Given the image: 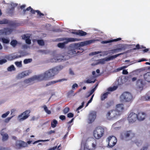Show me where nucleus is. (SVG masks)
<instances>
[{"label": "nucleus", "instance_id": "obj_1", "mask_svg": "<svg viewBox=\"0 0 150 150\" xmlns=\"http://www.w3.org/2000/svg\"><path fill=\"white\" fill-rule=\"evenodd\" d=\"M63 66H59L54 67L47 71L42 74L33 76L32 78H29L25 80V82L28 83L32 82L35 80L40 81L43 80H47L52 77L58 73V71L63 68Z\"/></svg>", "mask_w": 150, "mask_h": 150}, {"label": "nucleus", "instance_id": "obj_2", "mask_svg": "<svg viewBox=\"0 0 150 150\" xmlns=\"http://www.w3.org/2000/svg\"><path fill=\"white\" fill-rule=\"evenodd\" d=\"M97 41V40L93 39L81 42L79 43H75L73 45V47L68 50V53L70 55L75 54L77 55H79L84 51L83 49L81 47L94 43Z\"/></svg>", "mask_w": 150, "mask_h": 150}, {"label": "nucleus", "instance_id": "obj_3", "mask_svg": "<svg viewBox=\"0 0 150 150\" xmlns=\"http://www.w3.org/2000/svg\"><path fill=\"white\" fill-rule=\"evenodd\" d=\"M135 134L132 130L124 131L123 132L121 135L120 138L122 140L128 141L131 140L134 137Z\"/></svg>", "mask_w": 150, "mask_h": 150}, {"label": "nucleus", "instance_id": "obj_4", "mask_svg": "<svg viewBox=\"0 0 150 150\" xmlns=\"http://www.w3.org/2000/svg\"><path fill=\"white\" fill-rule=\"evenodd\" d=\"M105 128L99 126L96 127L93 131V136L95 138L99 139L103 137L105 134Z\"/></svg>", "mask_w": 150, "mask_h": 150}, {"label": "nucleus", "instance_id": "obj_5", "mask_svg": "<svg viewBox=\"0 0 150 150\" xmlns=\"http://www.w3.org/2000/svg\"><path fill=\"white\" fill-rule=\"evenodd\" d=\"M120 100L127 102H132L134 98L132 95L130 93L126 92L122 93L120 96Z\"/></svg>", "mask_w": 150, "mask_h": 150}, {"label": "nucleus", "instance_id": "obj_6", "mask_svg": "<svg viewBox=\"0 0 150 150\" xmlns=\"http://www.w3.org/2000/svg\"><path fill=\"white\" fill-rule=\"evenodd\" d=\"M123 53H121L117 54L110 56L109 57H106L105 58L100 59L98 60V64H104L105 63V61L108 62L115 59L117 57L120 55H122Z\"/></svg>", "mask_w": 150, "mask_h": 150}, {"label": "nucleus", "instance_id": "obj_7", "mask_svg": "<svg viewBox=\"0 0 150 150\" xmlns=\"http://www.w3.org/2000/svg\"><path fill=\"white\" fill-rule=\"evenodd\" d=\"M30 111L29 110H26L18 117V119L19 121H23L27 119L30 116Z\"/></svg>", "mask_w": 150, "mask_h": 150}, {"label": "nucleus", "instance_id": "obj_8", "mask_svg": "<svg viewBox=\"0 0 150 150\" xmlns=\"http://www.w3.org/2000/svg\"><path fill=\"white\" fill-rule=\"evenodd\" d=\"M107 139L108 142V145L109 147L111 148L114 146L117 142V138L115 136H109Z\"/></svg>", "mask_w": 150, "mask_h": 150}, {"label": "nucleus", "instance_id": "obj_9", "mask_svg": "<svg viewBox=\"0 0 150 150\" xmlns=\"http://www.w3.org/2000/svg\"><path fill=\"white\" fill-rule=\"evenodd\" d=\"M137 119V114L133 112L130 113L128 115L127 120L129 123H133Z\"/></svg>", "mask_w": 150, "mask_h": 150}, {"label": "nucleus", "instance_id": "obj_10", "mask_svg": "<svg viewBox=\"0 0 150 150\" xmlns=\"http://www.w3.org/2000/svg\"><path fill=\"white\" fill-rule=\"evenodd\" d=\"M0 24H8L9 26L11 27H15L16 25V23L14 21L6 19L0 20Z\"/></svg>", "mask_w": 150, "mask_h": 150}, {"label": "nucleus", "instance_id": "obj_11", "mask_svg": "<svg viewBox=\"0 0 150 150\" xmlns=\"http://www.w3.org/2000/svg\"><path fill=\"white\" fill-rule=\"evenodd\" d=\"M13 30V29L9 28H5L3 29L0 30V35L4 34L9 35L11 34Z\"/></svg>", "mask_w": 150, "mask_h": 150}, {"label": "nucleus", "instance_id": "obj_12", "mask_svg": "<svg viewBox=\"0 0 150 150\" xmlns=\"http://www.w3.org/2000/svg\"><path fill=\"white\" fill-rule=\"evenodd\" d=\"M144 84V81L142 79H138L137 81L136 86L139 89H142Z\"/></svg>", "mask_w": 150, "mask_h": 150}, {"label": "nucleus", "instance_id": "obj_13", "mask_svg": "<svg viewBox=\"0 0 150 150\" xmlns=\"http://www.w3.org/2000/svg\"><path fill=\"white\" fill-rule=\"evenodd\" d=\"M96 117V112L92 111L89 115L88 120L91 122L93 121Z\"/></svg>", "mask_w": 150, "mask_h": 150}, {"label": "nucleus", "instance_id": "obj_14", "mask_svg": "<svg viewBox=\"0 0 150 150\" xmlns=\"http://www.w3.org/2000/svg\"><path fill=\"white\" fill-rule=\"evenodd\" d=\"M137 119L140 121L144 120L145 118L146 114L145 112H139L137 114Z\"/></svg>", "mask_w": 150, "mask_h": 150}, {"label": "nucleus", "instance_id": "obj_15", "mask_svg": "<svg viewBox=\"0 0 150 150\" xmlns=\"http://www.w3.org/2000/svg\"><path fill=\"white\" fill-rule=\"evenodd\" d=\"M12 6H13L11 8H9L7 10V13L10 16H11L13 15L14 13V7L17 6V4H11Z\"/></svg>", "mask_w": 150, "mask_h": 150}, {"label": "nucleus", "instance_id": "obj_16", "mask_svg": "<svg viewBox=\"0 0 150 150\" xmlns=\"http://www.w3.org/2000/svg\"><path fill=\"white\" fill-rule=\"evenodd\" d=\"M71 33L80 36H84L87 34V33L82 30H79L76 32H72Z\"/></svg>", "mask_w": 150, "mask_h": 150}, {"label": "nucleus", "instance_id": "obj_17", "mask_svg": "<svg viewBox=\"0 0 150 150\" xmlns=\"http://www.w3.org/2000/svg\"><path fill=\"white\" fill-rule=\"evenodd\" d=\"M80 40L79 39L72 38H66V41H64L66 44L69 42H74L76 41H79Z\"/></svg>", "mask_w": 150, "mask_h": 150}, {"label": "nucleus", "instance_id": "obj_18", "mask_svg": "<svg viewBox=\"0 0 150 150\" xmlns=\"http://www.w3.org/2000/svg\"><path fill=\"white\" fill-rule=\"evenodd\" d=\"M67 80V79H59L57 81H51L47 83L45 86H48L51 85L52 84H54L58 82H60L64 81H66Z\"/></svg>", "mask_w": 150, "mask_h": 150}, {"label": "nucleus", "instance_id": "obj_19", "mask_svg": "<svg viewBox=\"0 0 150 150\" xmlns=\"http://www.w3.org/2000/svg\"><path fill=\"white\" fill-rule=\"evenodd\" d=\"M16 145L20 147H24L26 146V144L23 141L19 140L17 142Z\"/></svg>", "mask_w": 150, "mask_h": 150}, {"label": "nucleus", "instance_id": "obj_20", "mask_svg": "<svg viewBox=\"0 0 150 150\" xmlns=\"http://www.w3.org/2000/svg\"><path fill=\"white\" fill-rule=\"evenodd\" d=\"M30 38V36H26L25 35H24L22 36V39L25 40L26 43L28 45H30L31 43V41Z\"/></svg>", "mask_w": 150, "mask_h": 150}, {"label": "nucleus", "instance_id": "obj_21", "mask_svg": "<svg viewBox=\"0 0 150 150\" xmlns=\"http://www.w3.org/2000/svg\"><path fill=\"white\" fill-rule=\"evenodd\" d=\"M121 40V38H119L116 39L110 40H108L104 41L102 42V43L104 44L114 42H116Z\"/></svg>", "mask_w": 150, "mask_h": 150}, {"label": "nucleus", "instance_id": "obj_22", "mask_svg": "<svg viewBox=\"0 0 150 150\" xmlns=\"http://www.w3.org/2000/svg\"><path fill=\"white\" fill-rule=\"evenodd\" d=\"M144 78L145 80L150 82V72H148L145 74Z\"/></svg>", "mask_w": 150, "mask_h": 150}, {"label": "nucleus", "instance_id": "obj_23", "mask_svg": "<svg viewBox=\"0 0 150 150\" xmlns=\"http://www.w3.org/2000/svg\"><path fill=\"white\" fill-rule=\"evenodd\" d=\"M116 109L119 112L122 111L124 109V105L122 104H118L116 105Z\"/></svg>", "mask_w": 150, "mask_h": 150}, {"label": "nucleus", "instance_id": "obj_24", "mask_svg": "<svg viewBox=\"0 0 150 150\" xmlns=\"http://www.w3.org/2000/svg\"><path fill=\"white\" fill-rule=\"evenodd\" d=\"M28 75V73H25L24 72H22L19 74L17 76V78L18 79H20L24 78Z\"/></svg>", "mask_w": 150, "mask_h": 150}, {"label": "nucleus", "instance_id": "obj_25", "mask_svg": "<svg viewBox=\"0 0 150 150\" xmlns=\"http://www.w3.org/2000/svg\"><path fill=\"white\" fill-rule=\"evenodd\" d=\"M90 79H88L86 81H84V82L87 83H94L95 82L96 80L94 79V78L93 76H92Z\"/></svg>", "mask_w": 150, "mask_h": 150}, {"label": "nucleus", "instance_id": "obj_26", "mask_svg": "<svg viewBox=\"0 0 150 150\" xmlns=\"http://www.w3.org/2000/svg\"><path fill=\"white\" fill-rule=\"evenodd\" d=\"M30 12L31 13H32V14H35V12H36L37 13L38 15H39V16H44V14L43 13H41L40 11L38 10H33L32 8H31Z\"/></svg>", "mask_w": 150, "mask_h": 150}, {"label": "nucleus", "instance_id": "obj_27", "mask_svg": "<svg viewBox=\"0 0 150 150\" xmlns=\"http://www.w3.org/2000/svg\"><path fill=\"white\" fill-rule=\"evenodd\" d=\"M1 134L2 136V139L3 141H5L7 140L8 138V134H4L2 132H1Z\"/></svg>", "mask_w": 150, "mask_h": 150}, {"label": "nucleus", "instance_id": "obj_28", "mask_svg": "<svg viewBox=\"0 0 150 150\" xmlns=\"http://www.w3.org/2000/svg\"><path fill=\"white\" fill-rule=\"evenodd\" d=\"M109 93L108 92H106L103 94H101V100H103L105 98H107Z\"/></svg>", "mask_w": 150, "mask_h": 150}, {"label": "nucleus", "instance_id": "obj_29", "mask_svg": "<svg viewBox=\"0 0 150 150\" xmlns=\"http://www.w3.org/2000/svg\"><path fill=\"white\" fill-rule=\"evenodd\" d=\"M58 122L56 120H53L51 122V125L52 127L55 128L57 126Z\"/></svg>", "mask_w": 150, "mask_h": 150}, {"label": "nucleus", "instance_id": "obj_30", "mask_svg": "<svg viewBox=\"0 0 150 150\" xmlns=\"http://www.w3.org/2000/svg\"><path fill=\"white\" fill-rule=\"evenodd\" d=\"M66 44L64 42L62 43H59L57 44V46L61 49H64L65 48V44Z\"/></svg>", "mask_w": 150, "mask_h": 150}, {"label": "nucleus", "instance_id": "obj_31", "mask_svg": "<svg viewBox=\"0 0 150 150\" xmlns=\"http://www.w3.org/2000/svg\"><path fill=\"white\" fill-rule=\"evenodd\" d=\"M111 114V120L113 118L115 117L116 115V111L114 110H110Z\"/></svg>", "mask_w": 150, "mask_h": 150}, {"label": "nucleus", "instance_id": "obj_32", "mask_svg": "<svg viewBox=\"0 0 150 150\" xmlns=\"http://www.w3.org/2000/svg\"><path fill=\"white\" fill-rule=\"evenodd\" d=\"M16 70L14 66L13 65H11L10 66L8 67L7 68V70L8 71H15Z\"/></svg>", "mask_w": 150, "mask_h": 150}, {"label": "nucleus", "instance_id": "obj_33", "mask_svg": "<svg viewBox=\"0 0 150 150\" xmlns=\"http://www.w3.org/2000/svg\"><path fill=\"white\" fill-rule=\"evenodd\" d=\"M42 107L44 108V110L47 114H51V111L48 110L47 107L45 105L43 106Z\"/></svg>", "mask_w": 150, "mask_h": 150}, {"label": "nucleus", "instance_id": "obj_34", "mask_svg": "<svg viewBox=\"0 0 150 150\" xmlns=\"http://www.w3.org/2000/svg\"><path fill=\"white\" fill-rule=\"evenodd\" d=\"M37 42L40 45L43 46L44 45V42L42 40H37Z\"/></svg>", "mask_w": 150, "mask_h": 150}, {"label": "nucleus", "instance_id": "obj_35", "mask_svg": "<svg viewBox=\"0 0 150 150\" xmlns=\"http://www.w3.org/2000/svg\"><path fill=\"white\" fill-rule=\"evenodd\" d=\"M117 88V86H114L113 87H109L108 88L109 91H112L116 90Z\"/></svg>", "mask_w": 150, "mask_h": 150}, {"label": "nucleus", "instance_id": "obj_36", "mask_svg": "<svg viewBox=\"0 0 150 150\" xmlns=\"http://www.w3.org/2000/svg\"><path fill=\"white\" fill-rule=\"evenodd\" d=\"M1 39L2 42L4 43L8 44L9 42L10 41L8 39H6L4 38H1Z\"/></svg>", "mask_w": 150, "mask_h": 150}, {"label": "nucleus", "instance_id": "obj_37", "mask_svg": "<svg viewBox=\"0 0 150 150\" xmlns=\"http://www.w3.org/2000/svg\"><path fill=\"white\" fill-rule=\"evenodd\" d=\"M32 59H25L23 61L24 64H27L32 62Z\"/></svg>", "mask_w": 150, "mask_h": 150}, {"label": "nucleus", "instance_id": "obj_38", "mask_svg": "<svg viewBox=\"0 0 150 150\" xmlns=\"http://www.w3.org/2000/svg\"><path fill=\"white\" fill-rule=\"evenodd\" d=\"M60 60V59H58L57 57H54L53 58L51 59H50V61L51 62H59Z\"/></svg>", "mask_w": 150, "mask_h": 150}, {"label": "nucleus", "instance_id": "obj_39", "mask_svg": "<svg viewBox=\"0 0 150 150\" xmlns=\"http://www.w3.org/2000/svg\"><path fill=\"white\" fill-rule=\"evenodd\" d=\"M17 44V42L16 40H12L10 43L11 45L13 47H15Z\"/></svg>", "mask_w": 150, "mask_h": 150}, {"label": "nucleus", "instance_id": "obj_40", "mask_svg": "<svg viewBox=\"0 0 150 150\" xmlns=\"http://www.w3.org/2000/svg\"><path fill=\"white\" fill-rule=\"evenodd\" d=\"M15 64L18 67H21L22 66L21 62H15Z\"/></svg>", "mask_w": 150, "mask_h": 150}, {"label": "nucleus", "instance_id": "obj_41", "mask_svg": "<svg viewBox=\"0 0 150 150\" xmlns=\"http://www.w3.org/2000/svg\"><path fill=\"white\" fill-rule=\"evenodd\" d=\"M111 114H110V110L108 112H107V114L106 115V118L109 119V120H111Z\"/></svg>", "mask_w": 150, "mask_h": 150}, {"label": "nucleus", "instance_id": "obj_42", "mask_svg": "<svg viewBox=\"0 0 150 150\" xmlns=\"http://www.w3.org/2000/svg\"><path fill=\"white\" fill-rule=\"evenodd\" d=\"M74 91L71 90L70 91H69L67 93V96L69 97H70L72 95H73Z\"/></svg>", "mask_w": 150, "mask_h": 150}, {"label": "nucleus", "instance_id": "obj_43", "mask_svg": "<svg viewBox=\"0 0 150 150\" xmlns=\"http://www.w3.org/2000/svg\"><path fill=\"white\" fill-rule=\"evenodd\" d=\"M69 110V108L68 107H66L63 110V112L64 114L67 113Z\"/></svg>", "mask_w": 150, "mask_h": 150}, {"label": "nucleus", "instance_id": "obj_44", "mask_svg": "<svg viewBox=\"0 0 150 150\" xmlns=\"http://www.w3.org/2000/svg\"><path fill=\"white\" fill-rule=\"evenodd\" d=\"M10 112L9 111H7L6 113L3 114L1 116V117L3 118H4L6 117L9 114Z\"/></svg>", "mask_w": 150, "mask_h": 150}, {"label": "nucleus", "instance_id": "obj_45", "mask_svg": "<svg viewBox=\"0 0 150 150\" xmlns=\"http://www.w3.org/2000/svg\"><path fill=\"white\" fill-rule=\"evenodd\" d=\"M49 141V139H47V140H38L37 141H36L34 142L33 143V144H35L39 142H46V141Z\"/></svg>", "mask_w": 150, "mask_h": 150}, {"label": "nucleus", "instance_id": "obj_46", "mask_svg": "<svg viewBox=\"0 0 150 150\" xmlns=\"http://www.w3.org/2000/svg\"><path fill=\"white\" fill-rule=\"evenodd\" d=\"M128 66H122L121 67L117 69V70L118 71H120L121 70H122L124 69L127 68L128 67Z\"/></svg>", "mask_w": 150, "mask_h": 150}, {"label": "nucleus", "instance_id": "obj_47", "mask_svg": "<svg viewBox=\"0 0 150 150\" xmlns=\"http://www.w3.org/2000/svg\"><path fill=\"white\" fill-rule=\"evenodd\" d=\"M32 8L31 7V6H29V7H28V8H26V9H24L23 10V14H25V12H26L27 11H29L30 10H31V9Z\"/></svg>", "mask_w": 150, "mask_h": 150}, {"label": "nucleus", "instance_id": "obj_48", "mask_svg": "<svg viewBox=\"0 0 150 150\" xmlns=\"http://www.w3.org/2000/svg\"><path fill=\"white\" fill-rule=\"evenodd\" d=\"M21 57V55H14L12 57V59H15L17 58H20Z\"/></svg>", "mask_w": 150, "mask_h": 150}, {"label": "nucleus", "instance_id": "obj_49", "mask_svg": "<svg viewBox=\"0 0 150 150\" xmlns=\"http://www.w3.org/2000/svg\"><path fill=\"white\" fill-rule=\"evenodd\" d=\"M7 62V60L5 59H3L0 60V64H2L5 63Z\"/></svg>", "mask_w": 150, "mask_h": 150}, {"label": "nucleus", "instance_id": "obj_50", "mask_svg": "<svg viewBox=\"0 0 150 150\" xmlns=\"http://www.w3.org/2000/svg\"><path fill=\"white\" fill-rule=\"evenodd\" d=\"M101 53V51H99L97 52H94L91 53V54L93 55H96V54H98L99 53Z\"/></svg>", "mask_w": 150, "mask_h": 150}, {"label": "nucleus", "instance_id": "obj_51", "mask_svg": "<svg viewBox=\"0 0 150 150\" xmlns=\"http://www.w3.org/2000/svg\"><path fill=\"white\" fill-rule=\"evenodd\" d=\"M12 116L10 117H8L6 119L4 120V122L6 123L8 122L12 118Z\"/></svg>", "mask_w": 150, "mask_h": 150}, {"label": "nucleus", "instance_id": "obj_52", "mask_svg": "<svg viewBox=\"0 0 150 150\" xmlns=\"http://www.w3.org/2000/svg\"><path fill=\"white\" fill-rule=\"evenodd\" d=\"M74 116V114L71 112H70L67 114V117L69 118L72 117Z\"/></svg>", "mask_w": 150, "mask_h": 150}, {"label": "nucleus", "instance_id": "obj_53", "mask_svg": "<svg viewBox=\"0 0 150 150\" xmlns=\"http://www.w3.org/2000/svg\"><path fill=\"white\" fill-rule=\"evenodd\" d=\"M59 118L61 120H65L66 119L65 116L64 115H60Z\"/></svg>", "mask_w": 150, "mask_h": 150}, {"label": "nucleus", "instance_id": "obj_54", "mask_svg": "<svg viewBox=\"0 0 150 150\" xmlns=\"http://www.w3.org/2000/svg\"><path fill=\"white\" fill-rule=\"evenodd\" d=\"M96 86L94 88L92 89L89 92V93L90 94V95H92L94 92L96 90Z\"/></svg>", "mask_w": 150, "mask_h": 150}, {"label": "nucleus", "instance_id": "obj_55", "mask_svg": "<svg viewBox=\"0 0 150 150\" xmlns=\"http://www.w3.org/2000/svg\"><path fill=\"white\" fill-rule=\"evenodd\" d=\"M148 149V146H143L140 150H147Z\"/></svg>", "mask_w": 150, "mask_h": 150}, {"label": "nucleus", "instance_id": "obj_56", "mask_svg": "<svg viewBox=\"0 0 150 150\" xmlns=\"http://www.w3.org/2000/svg\"><path fill=\"white\" fill-rule=\"evenodd\" d=\"M55 133V131L54 130H51L49 132H47V134L50 135L54 133Z\"/></svg>", "mask_w": 150, "mask_h": 150}, {"label": "nucleus", "instance_id": "obj_57", "mask_svg": "<svg viewBox=\"0 0 150 150\" xmlns=\"http://www.w3.org/2000/svg\"><path fill=\"white\" fill-rule=\"evenodd\" d=\"M111 105V103L110 102H108L107 103V106L106 107L107 108H110Z\"/></svg>", "mask_w": 150, "mask_h": 150}, {"label": "nucleus", "instance_id": "obj_58", "mask_svg": "<svg viewBox=\"0 0 150 150\" xmlns=\"http://www.w3.org/2000/svg\"><path fill=\"white\" fill-rule=\"evenodd\" d=\"M122 73L124 75L127 74H128V72L126 69H124L122 71Z\"/></svg>", "mask_w": 150, "mask_h": 150}, {"label": "nucleus", "instance_id": "obj_59", "mask_svg": "<svg viewBox=\"0 0 150 150\" xmlns=\"http://www.w3.org/2000/svg\"><path fill=\"white\" fill-rule=\"evenodd\" d=\"M140 49V45L138 44L136 46V47L134 48V50H135L136 49Z\"/></svg>", "mask_w": 150, "mask_h": 150}, {"label": "nucleus", "instance_id": "obj_60", "mask_svg": "<svg viewBox=\"0 0 150 150\" xmlns=\"http://www.w3.org/2000/svg\"><path fill=\"white\" fill-rule=\"evenodd\" d=\"M111 51L113 53H115V52H119L118 50H116V49L111 50Z\"/></svg>", "mask_w": 150, "mask_h": 150}, {"label": "nucleus", "instance_id": "obj_61", "mask_svg": "<svg viewBox=\"0 0 150 150\" xmlns=\"http://www.w3.org/2000/svg\"><path fill=\"white\" fill-rule=\"evenodd\" d=\"M78 86V85L76 83L74 84L72 86V89H74L76 87H77Z\"/></svg>", "mask_w": 150, "mask_h": 150}, {"label": "nucleus", "instance_id": "obj_62", "mask_svg": "<svg viewBox=\"0 0 150 150\" xmlns=\"http://www.w3.org/2000/svg\"><path fill=\"white\" fill-rule=\"evenodd\" d=\"M57 146H56L52 148H50L47 150H55L57 148Z\"/></svg>", "mask_w": 150, "mask_h": 150}, {"label": "nucleus", "instance_id": "obj_63", "mask_svg": "<svg viewBox=\"0 0 150 150\" xmlns=\"http://www.w3.org/2000/svg\"><path fill=\"white\" fill-rule=\"evenodd\" d=\"M123 50H124V47H121L120 48H116V50H118L119 51Z\"/></svg>", "mask_w": 150, "mask_h": 150}, {"label": "nucleus", "instance_id": "obj_64", "mask_svg": "<svg viewBox=\"0 0 150 150\" xmlns=\"http://www.w3.org/2000/svg\"><path fill=\"white\" fill-rule=\"evenodd\" d=\"M145 98L146 100L150 101V96H146Z\"/></svg>", "mask_w": 150, "mask_h": 150}]
</instances>
